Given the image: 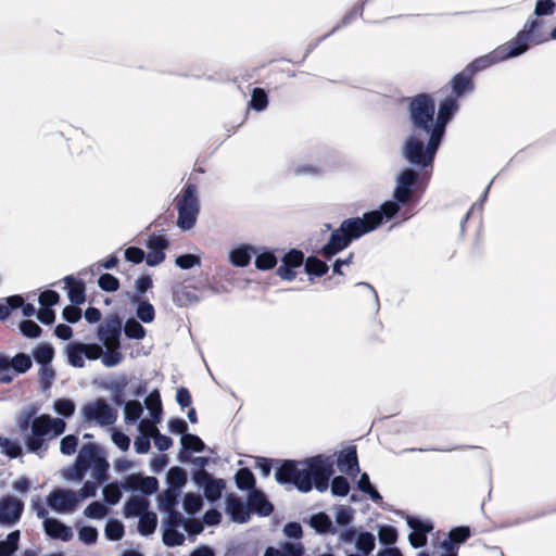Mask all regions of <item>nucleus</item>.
<instances>
[{
  "label": "nucleus",
  "mask_w": 556,
  "mask_h": 556,
  "mask_svg": "<svg viewBox=\"0 0 556 556\" xmlns=\"http://www.w3.org/2000/svg\"><path fill=\"white\" fill-rule=\"evenodd\" d=\"M409 116L414 131L422 134L425 138L432 135L435 126L433 99L428 94L416 96L409 105Z\"/></svg>",
  "instance_id": "nucleus-6"
},
{
  "label": "nucleus",
  "mask_w": 556,
  "mask_h": 556,
  "mask_svg": "<svg viewBox=\"0 0 556 556\" xmlns=\"http://www.w3.org/2000/svg\"><path fill=\"white\" fill-rule=\"evenodd\" d=\"M23 305V298L21 295H12L5 298L0 302V319L7 318L11 309L17 308Z\"/></svg>",
  "instance_id": "nucleus-45"
},
{
  "label": "nucleus",
  "mask_w": 556,
  "mask_h": 556,
  "mask_svg": "<svg viewBox=\"0 0 556 556\" xmlns=\"http://www.w3.org/2000/svg\"><path fill=\"white\" fill-rule=\"evenodd\" d=\"M181 527L180 525H174L172 521V516L168 518L167 522L164 526L163 532V542L167 546H177L181 545L185 541V535L182 532H179L177 528Z\"/></svg>",
  "instance_id": "nucleus-27"
},
{
  "label": "nucleus",
  "mask_w": 556,
  "mask_h": 556,
  "mask_svg": "<svg viewBox=\"0 0 556 556\" xmlns=\"http://www.w3.org/2000/svg\"><path fill=\"white\" fill-rule=\"evenodd\" d=\"M332 462L329 457L316 456L305 462H286L277 471L279 483L292 482L301 492H308L313 485L319 492L329 488Z\"/></svg>",
  "instance_id": "nucleus-2"
},
{
  "label": "nucleus",
  "mask_w": 556,
  "mask_h": 556,
  "mask_svg": "<svg viewBox=\"0 0 556 556\" xmlns=\"http://www.w3.org/2000/svg\"><path fill=\"white\" fill-rule=\"evenodd\" d=\"M175 264L181 269H190L201 264V258L194 254L179 255L175 260Z\"/></svg>",
  "instance_id": "nucleus-61"
},
{
  "label": "nucleus",
  "mask_w": 556,
  "mask_h": 556,
  "mask_svg": "<svg viewBox=\"0 0 556 556\" xmlns=\"http://www.w3.org/2000/svg\"><path fill=\"white\" fill-rule=\"evenodd\" d=\"M149 501L142 495H132L124 506L126 517H137L147 513Z\"/></svg>",
  "instance_id": "nucleus-26"
},
{
  "label": "nucleus",
  "mask_w": 556,
  "mask_h": 556,
  "mask_svg": "<svg viewBox=\"0 0 556 556\" xmlns=\"http://www.w3.org/2000/svg\"><path fill=\"white\" fill-rule=\"evenodd\" d=\"M305 269L311 275L323 276L327 273L328 266L318 258L308 257L305 263Z\"/></svg>",
  "instance_id": "nucleus-55"
},
{
  "label": "nucleus",
  "mask_w": 556,
  "mask_h": 556,
  "mask_svg": "<svg viewBox=\"0 0 556 556\" xmlns=\"http://www.w3.org/2000/svg\"><path fill=\"white\" fill-rule=\"evenodd\" d=\"M173 301L176 305L185 307L200 301L199 296L186 287L176 288L173 292Z\"/></svg>",
  "instance_id": "nucleus-31"
},
{
  "label": "nucleus",
  "mask_w": 556,
  "mask_h": 556,
  "mask_svg": "<svg viewBox=\"0 0 556 556\" xmlns=\"http://www.w3.org/2000/svg\"><path fill=\"white\" fill-rule=\"evenodd\" d=\"M98 535V530L93 527L83 526L78 529V540L86 545L94 544Z\"/></svg>",
  "instance_id": "nucleus-54"
},
{
  "label": "nucleus",
  "mask_w": 556,
  "mask_h": 556,
  "mask_svg": "<svg viewBox=\"0 0 556 556\" xmlns=\"http://www.w3.org/2000/svg\"><path fill=\"white\" fill-rule=\"evenodd\" d=\"M375 535L370 532H362L355 540V546L363 555H369L375 548Z\"/></svg>",
  "instance_id": "nucleus-37"
},
{
  "label": "nucleus",
  "mask_w": 556,
  "mask_h": 556,
  "mask_svg": "<svg viewBox=\"0 0 556 556\" xmlns=\"http://www.w3.org/2000/svg\"><path fill=\"white\" fill-rule=\"evenodd\" d=\"M358 489L367 494L371 501L378 502L381 500L378 491L371 485L369 476L367 473H363L357 482Z\"/></svg>",
  "instance_id": "nucleus-49"
},
{
  "label": "nucleus",
  "mask_w": 556,
  "mask_h": 556,
  "mask_svg": "<svg viewBox=\"0 0 556 556\" xmlns=\"http://www.w3.org/2000/svg\"><path fill=\"white\" fill-rule=\"evenodd\" d=\"M98 285L106 292H114L119 288L118 279L111 274L101 275L99 277Z\"/></svg>",
  "instance_id": "nucleus-59"
},
{
  "label": "nucleus",
  "mask_w": 556,
  "mask_h": 556,
  "mask_svg": "<svg viewBox=\"0 0 556 556\" xmlns=\"http://www.w3.org/2000/svg\"><path fill=\"white\" fill-rule=\"evenodd\" d=\"M178 496V490L168 488L161 496H160V507L163 511L168 515L177 513L175 510L176 502Z\"/></svg>",
  "instance_id": "nucleus-34"
},
{
  "label": "nucleus",
  "mask_w": 556,
  "mask_h": 556,
  "mask_svg": "<svg viewBox=\"0 0 556 556\" xmlns=\"http://www.w3.org/2000/svg\"><path fill=\"white\" fill-rule=\"evenodd\" d=\"M121 486L128 491H140L144 495H151L156 492L159 482L154 477L132 473L123 479Z\"/></svg>",
  "instance_id": "nucleus-16"
},
{
  "label": "nucleus",
  "mask_w": 556,
  "mask_h": 556,
  "mask_svg": "<svg viewBox=\"0 0 556 556\" xmlns=\"http://www.w3.org/2000/svg\"><path fill=\"white\" fill-rule=\"evenodd\" d=\"M458 98L447 94L440 101L439 111L435 118L434 139L433 143L438 141V137H443L447 123L452 119L453 115L458 110Z\"/></svg>",
  "instance_id": "nucleus-12"
},
{
  "label": "nucleus",
  "mask_w": 556,
  "mask_h": 556,
  "mask_svg": "<svg viewBox=\"0 0 556 556\" xmlns=\"http://www.w3.org/2000/svg\"><path fill=\"white\" fill-rule=\"evenodd\" d=\"M256 249L250 244H240L228 252V261L237 267H245L250 264L252 255Z\"/></svg>",
  "instance_id": "nucleus-22"
},
{
  "label": "nucleus",
  "mask_w": 556,
  "mask_h": 556,
  "mask_svg": "<svg viewBox=\"0 0 556 556\" xmlns=\"http://www.w3.org/2000/svg\"><path fill=\"white\" fill-rule=\"evenodd\" d=\"M178 211L177 226L181 230L194 227L200 212L198 190L194 185H187L177 197Z\"/></svg>",
  "instance_id": "nucleus-8"
},
{
  "label": "nucleus",
  "mask_w": 556,
  "mask_h": 556,
  "mask_svg": "<svg viewBox=\"0 0 556 556\" xmlns=\"http://www.w3.org/2000/svg\"><path fill=\"white\" fill-rule=\"evenodd\" d=\"M227 508L233 521L242 523L248 520L249 511L244 503L239 498H229L227 501Z\"/></svg>",
  "instance_id": "nucleus-30"
},
{
  "label": "nucleus",
  "mask_w": 556,
  "mask_h": 556,
  "mask_svg": "<svg viewBox=\"0 0 556 556\" xmlns=\"http://www.w3.org/2000/svg\"><path fill=\"white\" fill-rule=\"evenodd\" d=\"M417 180V174L410 168L401 170L395 176L393 197L395 201H386L379 210L365 213L362 217L344 219L340 227L332 231L328 243L323 248V255L331 258L349 244L364 235L378 228L383 219L394 217L401 204H405L413 195L412 187Z\"/></svg>",
  "instance_id": "nucleus-1"
},
{
  "label": "nucleus",
  "mask_w": 556,
  "mask_h": 556,
  "mask_svg": "<svg viewBox=\"0 0 556 556\" xmlns=\"http://www.w3.org/2000/svg\"><path fill=\"white\" fill-rule=\"evenodd\" d=\"M122 496L121 486L116 483L108 484L103 488V497L108 504L118 503Z\"/></svg>",
  "instance_id": "nucleus-57"
},
{
  "label": "nucleus",
  "mask_w": 556,
  "mask_h": 556,
  "mask_svg": "<svg viewBox=\"0 0 556 556\" xmlns=\"http://www.w3.org/2000/svg\"><path fill=\"white\" fill-rule=\"evenodd\" d=\"M334 518L339 526H348L353 520V509L346 506H339L334 510Z\"/></svg>",
  "instance_id": "nucleus-60"
},
{
  "label": "nucleus",
  "mask_w": 556,
  "mask_h": 556,
  "mask_svg": "<svg viewBox=\"0 0 556 556\" xmlns=\"http://www.w3.org/2000/svg\"><path fill=\"white\" fill-rule=\"evenodd\" d=\"M136 315L142 323H152L155 317L154 307L147 301H140L136 308Z\"/></svg>",
  "instance_id": "nucleus-47"
},
{
  "label": "nucleus",
  "mask_w": 556,
  "mask_h": 556,
  "mask_svg": "<svg viewBox=\"0 0 556 556\" xmlns=\"http://www.w3.org/2000/svg\"><path fill=\"white\" fill-rule=\"evenodd\" d=\"M554 0H536L533 13L540 16L552 15L555 11Z\"/></svg>",
  "instance_id": "nucleus-64"
},
{
  "label": "nucleus",
  "mask_w": 556,
  "mask_h": 556,
  "mask_svg": "<svg viewBox=\"0 0 556 556\" xmlns=\"http://www.w3.org/2000/svg\"><path fill=\"white\" fill-rule=\"evenodd\" d=\"M150 417L139 420V435L134 442L135 451L138 454H147L150 451V439L156 431V425L162 419V401L157 390L152 391L144 400Z\"/></svg>",
  "instance_id": "nucleus-5"
},
{
  "label": "nucleus",
  "mask_w": 556,
  "mask_h": 556,
  "mask_svg": "<svg viewBox=\"0 0 556 556\" xmlns=\"http://www.w3.org/2000/svg\"><path fill=\"white\" fill-rule=\"evenodd\" d=\"M37 408L34 405H29L22 409L16 417V426L22 432H27L29 427L31 428L33 420L36 418L35 414Z\"/></svg>",
  "instance_id": "nucleus-35"
},
{
  "label": "nucleus",
  "mask_w": 556,
  "mask_h": 556,
  "mask_svg": "<svg viewBox=\"0 0 556 556\" xmlns=\"http://www.w3.org/2000/svg\"><path fill=\"white\" fill-rule=\"evenodd\" d=\"M434 131L427 138L418 131L412 130L403 146L404 157L415 166L427 167L432 164L435 152L440 146L442 137H438L435 144L433 143Z\"/></svg>",
  "instance_id": "nucleus-3"
},
{
  "label": "nucleus",
  "mask_w": 556,
  "mask_h": 556,
  "mask_svg": "<svg viewBox=\"0 0 556 556\" xmlns=\"http://www.w3.org/2000/svg\"><path fill=\"white\" fill-rule=\"evenodd\" d=\"M138 531L142 535H149L154 532L157 525V517L155 513L147 511L139 516Z\"/></svg>",
  "instance_id": "nucleus-36"
},
{
  "label": "nucleus",
  "mask_w": 556,
  "mask_h": 556,
  "mask_svg": "<svg viewBox=\"0 0 556 556\" xmlns=\"http://www.w3.org/2000/svg\"><path fill=\"white\" fill-rule=\"evenodd\" d=\"M48 506L58 514H72L79 505V498L76 492L58 488L47 496Z\"/></svg>",
  "instance_id": "nucleus-10"
},
{
  "label": "nucleus",
  "mask_w": 556,
  "mask_h": 556,
  "mask_svg": "<svg viewBox=\"0 0 556 556\" xmlns=\"http://www.w3.org/2000/svg\"><path fill=\"white\" fill-rule=\"evenodd\" d=\"M121 329V319L112 315L99 326L98 338L106 349H119Z\"/></svg>",
  "instance_id": "nucleus-13"
},
{
  "label": "nucleus",
  "mask_w": 556,
  "mask_h": 556,
  "mask_svg": "<svg viewBox=\"0 0 556 556\" xmlns=\"http://www.w3.org/2000/svg\"><path fill=\"white\" fill-rule=\"evenodd\" d=\"M10 363L14 367L16 374H23L31 366L30 357L25 354H17L10 361Z\"/></svg>",
  "instance_id": "nucleus-62"
},
{
  "label": "nucleus",
  "mask_w": 556,
  "mask_h": 556,
  "mask_svg": "<svg viewBox=\"0 0 556 556\" xmlns=\"http://www.w3.org/2000/svg\"><path fill=\"white\" fill-rule=\"evenodd\" d=\"M339 470L348 476H355L359 472L357 454L355 448L342 451L338 457Z\"/></svg>",
  "instance_id": "nucleus-23"
},
{
  "label": "nucleus",
  "mask_w": 556,
  "mask_h": 556,
  "mask_svg": "<svg viewBox=\"0 0 556 556\" xmlns=\"http://www.w3.org/2000/svg\"><path fill=\"white\" fill-rule=\"evenodd\" d=\"M53 409L63 417H70L75 412V404L68 399H59L54 402Z\"/></svg>",
  "instance_id": "nucleus-53"
},
{
  "label": "nucleus",
  "mask_w": 556,
  "mask_h": 556,
  "mask_svg": "<svg viewBox=\"0 0 556 556\" xmlns=\"http://www.w3.org/2000/svg\"><path fill=\"white\" fill-rule=\"evenodd\" d=\"M249 505L251 509L255 510L262 516H268L273 511L271 504L266 500L263 493L253 491L249 497Z\"/></svg>",
  "instance_id": "nucleus-28"
},
{
  "label": "nucleus",
  "mask_w": 556,
  "mask_h": 556,
  "mask_svg": "<svg viewBox=\"0 0 556 556\" xmlns=\"http://www.w3.org/2000/svg\"><path fill=\"white\" fill-rule=\"evenodd\" d=\"M180 442L184 448L194 452H202L205 447L203 441L198 435L190 433L184 434Z\"/></svg>",
  "instance_id": "nucleus-52"
},
{
  "label": "nucleus",
  "mask_w": 556,
  "mask_h": 556,
  "mask_svg": "<svg viewBox=\"0 0 556 556\" xmlns=\"http://www.w3.org/2000/svg\"><path fill=\"white\" fill-rule=\"evenodd\" d=\"M124 332L127 338L136 340L143 339L146 336V329L135 318L127 319L124 326Z\"/></svg>",
  "instance_id": "nucleus-42"
},
{
  "label": "nucleus",
  "mask_w": 556,
  "mask_h": 556,
  "mask_svg": "<svg viewBox=\"0 0 556 556\" xmlns=\"http://www.w3.org/2000/svg\"><path fill=\"white\" fill-rule=\"evenodd\" d=\"M530 43L529 38L519 30L513 39L496 47V50L504 62L526 53L530 48Z\"/></svg>",
  "instance_id": "nucleus-17"
},
{
  "label": "nucleus",
  "mask_w": 556,
  "mask_h": 556,
  "mask_svg": "<svg viewBox=\"0 0 556 556\" xmlns=\"http://www.w3.org/2000/svg\"><path fill=\"white\" fill-rule=\"evenodd\" d=\"M14 367L11 365L10 359L5 356H0V382L9 383L15 375Z\"/></svg>",
  "instance_id": "nucleus-56"
},
{
  "label": "nucleus",
  "mask_w": 556,
  "mask_h": 556,
  "mask_svg": "<svg viewBox=\"0 0 556 556\" xmlns=\"http://www.w3.org/2000/svg\"><path fill=\"white\" fill-rule=\"evenodd\" d=\"M174 525H180L190 535H197L203 531V522L199 519H186L180 513L172 515Z\"/></svg>",
  "instance_id": "nucleus-29"
},
{
  "label": "nucleus",
  "mask_w": 556,
  "mask_h": 556,
  "mask_svg": "<svg viewBox=\"0 0 556 556\" xmlns=\"http://www.w3.org/2000/svg\"><path fill=\"white\" fill-rule=\"evenodd\" d=\"M64 282L68 289L70 301L75 305L83 304L86 300L84 283L72 276H66Z\"/></svg>",
  "instance_id": "nucleus-25"
},
{
  "label": "nucleus",
  "mask_w": 556,
  "mask_h": 556,
  "mask_svg": "<svg viewBox=\"0 0 556 556\" xmlns=\"http://www.w3.org/2000/svg\"><path fill=\"white\" fill-rule=\"evenodd\" d=\"M472 73L467 67L455 75L450 84V94L459 99L464 93L470 91L472 89Z\"/></svg>",
  "instance_id": "nucleus-21"
},
{
  "label": "nucleus",
  "mask_w": 556,
  "mask_h": 556,
  "mask_svg": "<svg viewBox=\"0 0 556 556\" xmlns=\"http://www.w3.org/2000/svg\"><path fill=\"white\" fill-rule=\"evenodd\" d=\"M407 525L412 529V532L408 534L410 545L415 548L426 545L427 533L433 529L431 521L408 517Z\"/></svg>",
  "instance_id": "nucleus-19"
},
{
  "label": "nucleus",
  "mask_w": 556,
  "mask_h": 556,
  "mask_svg": "<svg viewBox=\"0 0 556 556\" xmlns=\"http://www.w3.org/2000/svg\"><path fill=\"white\" fill-rule=\"evenodd\" d=\"M143 413V407L139 401L130 400L124 405V420L126 424L137 422Z\"/></svg>",
  "instance_id": "nucleus-33"
},
{
  "label": "nucleus",
  "mask_w": 556,
  "mask_h": 556,
  "mask_svg": "<svg viewBox=\"0 0 556 556\" xmlns=\"http://www.w3.org/2000/svg\"><path fill=\"white\" fill-rule=\"evenodd\" d=\"M187 482V473L180 467H172L167 472V483L170 489L180 490Z\"/></svg>",
  "instance_id": "nucleus-38"
},
{
  "label": "nucleus",
  "mask_w": 556,
  "mask_h": 556,
  "mask_svg": "<svg viewBox=\"0 0 556 556\" xmlns=\"http://www.w3.org/2000/svg\"><path fill=\"white\" fill-rule=\"evenodd\" d=\"M277 265V257L273 252L266 251L258 254L255 258V266L260 270H268Z\"/></svg>",
  "instance_id": "nucleus-48"
},
{
  "label": "nucleus",
  "mask_w": 556,
  "mask_h": 556,
  "mask_svg": "<svg viewBox=\"0 0 556 556\" xmlns=\"http://www.w3.org/2000/svg\"><path fill=\"white\" fill-rule=\"evenodd\" d=\"M65 429L66 422L63 419L40 415L33 420L30 431L25 437L26 447L33 453H39L46 441L61 435Z\"/></svg>",
  "instance_id": "nucleus-4"
},
{
  "label": "nucleus",
  "mask_w": 556,
  "mask_h": 556,
  "mask_svg": "<svg viewBox=\"0 0 556 556\" xmlns=\"http://www.w3.org/2000/svg\"><path fill=\"white\" fill-rule=\"evenodd\" d=\"M80 414L84 421L101 427L111 426L116 420V410L102 399L86 403Z\"/></svg>",
  "instance_id": "nucleus-9"
},
{
  "label": "nucleus",
  "mask_w": 556,
  "mask_h": 556,
  "mask_svg": "<svg viewBox=\"0 0 556 556\" xmlns=\"http://www.w3.org/2000/svg\"><path fill=\"white\" fill-rule=\"evenodd\" d=\"M203 502L200 495L187 493L182 500V507L189 515H194L202 508Z\"/></svg>",
  "instance_id": "nucleus-44"
},
{
  "label": "nucleus",
  "mask_w": 556,
  "mask_h": 556,
  "mask_svg": "<svg viewBox=\"0 0 556 556\" xmlns=\"http://www.w3.org/2000/svg\"><path fill=\"white\" fill-rule=\"evenodd\" d=\"M54 351L49 344H40L34 351V358L37 363L48 365L53 358Z\"/></svg>",
  "instance_id": "nucleus-50"
},
{
  "label": "nucleus",
  "mask_w": 556,
  "mask_h": 556,
  "mask_svg": "<svg viewBox=\"0 0 556 556\" xmlns=\"http://www.w3.org/2000/svg\"><path fill=\"white\" fill-rule=\"evenodd\" d=\"M267 105L268 99L264 89L254 88L252 91L251 100L249 102V106L256 112H262L267 108Z\"/></svg>",
  "instance_id": "nucleus-43"
},
{
  "label": "nucleus",
  "mask_w": 556,
  "mask_h": 556,
  "mask_svg": "<svg viewBox=\"0 0 556 556\" xmlns=\"http://www.w3.org/2000/svg\"><path fill=\"white\" fill-rule=\"evenodd\" d=\"M224 489L225 481L223 479L212 478L207 485L204 488V495L208 501L214 502L222 496Z\"/></svg>",
  "instance_id": "nucleus-41"
},
{
  "label": "nucleus",
  "mask_w": 556,
  "mask_h": 556,
  "mask_svg": "<svg viewBox=\"0 0 556 556\" xmlns=\"http://www.w3.org/2000/svg\"><path fill=\"white\" fill-rule=\"evenodd\" d=\"M501 62H503V60L495 48L491 52L477 58L466 67L472 73V75H475L476 73Z\"/></svg>",
  "instance_id": "nucleus-24"
},
{
  "label": "nucleus",
  "mask_w": 556,
  "mask_h": 556,
  "mask_svg": "<svg viewBox=\"0 0 556 556\" xmlns=\"http://www.w3.org/2000/svg\"><path fill=\"white\" fill-rule=\"evenodd\" d=\"M23 503L12 496L0 500V525L12 526L16 523L23 513Z\"/></svg>",
  "instance_id": "nucleus-18"
},
{
  "label": "nucleus",
  "mask_w": 556,
  "mask_h": 556,
  "mask_svg": "<svg viewBox=\"0 0 556 556\" xmlns=\"http://www.w3.org/2000/svg\"><path fill=\"white\" fill-rule=\"evenodd\" d=\"M309 525L314 528L318 533H334L336 530L332 527V521L328 515L325 513H318L311 517Z\"/></svg>",
  "instance_id": "nucleus-32"
},
{
  "label": "nucleus",
  "mask_w": 556,
  "mask_h": 556,
  "mask_svg": "<svg viewBox=\"0 0 556 556\" xmlns=\"http://www.w3.org/2000/svg\"><path fill=\"white\" fill-rule=\"evenodd\" d=\"M469 535L470 531L467 527H458L451 530L448 535L435 547V553H440L442 556H457L459 544L465 542Z\"/></svg>",
  "instance_id": "nucleus-15"
},
{
  "label": "nucleus",
  "mask_w": 556,
  "mask_h": 556,
  "mask_svg": "<svg viewBox=\"0 0 556 556\" xmlns=\"http://www.w3.org/2000/svg\"><path fill=\"white\" fill-rule=\"evenodd\" d=\"M350 491V484L344 477H336L331 482V493L336 496H345Z\"/></svg>",
  "instance_id": "nucleus-63"
},
{
  "label": "nucleus",
  "mask_w": 556,
  "mask_h": 556,
  "mask_svg": "<svg viewBox=\"0 0 556 556\" xmlns=\"http://www.w3.org/2000/svg\"><path fill=\"white\" fill-rule=\"evenodd\" d=\"M236 482L239 489L249 490L254 486V476L248 468L240 469L236 475Z\"/></svg>",
  "instance_id": "nucleus-51"
},
{
  "label": "nucleus",
  "mask_w": 556,
  "mask_h": 556,
  "mask_svg": "<svg viewBox=\"0 0 556 556\" xmlns=\"http://www.w3.org/2000/svg\"><path fill=\"white\" fill-rule=\"evenodd\" d=\"M109 514L108 507L100 502L90 503L84 510L87 518L100 520Z\"/></svg>",
  "instance_id": "nucleus-46"
},
{
  "label": "nucleus",
  "mask_w": 556,
  "mask_h": 556,
  "mask_svg": "<svg viewBox=\"0 0 556 556\" xmlns=\"http://www.w3.org/2000/svg\"><path fill=\"white\" fill-rule=\"evenodd\" d=\"M278 547L283 552V556H304L305 554L302 543L283 542Z\"/></svg>",
  "instance_id": "nucleus-58"
},
{
  "label": "nucleus",
  "mask_w": 556,
  "mask_h": 556,
  "mask_svg": "<svg viewBox=\"0 0 556 556\" xmlns=\"http://www.w3.org/2000/svg\"><path fill=\"white\" fill-rule=\"evenodd\" d=\"M37 517L43 520V529L50 538L61 540L63 542L72 540L74 535L72 528L55 518L48 517L46 508L38 506Z\"/></svg>",
  "instance_id": "nucleus-14"
},
{
  "label": "nucleus",
  "mask_w": 556,
  "mask_h": 556,
  "mask_svg": "<svg viewBox=\"0 0 556 556\" xmlns=\"http://www.w3.org/2000/svg\"><path fill=\"white\" fill-rule=\"evenodd\" d=\"M109 468V463L101 455L100 450L93 444H85L75 463L76 479L81 480L86 471L90 470L96 480H103Z\"/></svg>",
  "instance_id": "nucleus-7"
},
{
  "label": "nucleus",
  "mask_w": 556,
  "mask_h": 556,
  "mask_svg": "<svg viewBox=\"0 0 556 556\" xmlns=\"http://www.w3.org/2000/svg\"><path fill=\"white\" fill-rule=\"evenodd\" d=\"M20 531L15 530L8 534L5 541L0 542V556H11L18 548Z\"/></svg>",
  "instance_id": "nucleus-39"
},
{
  "label": "nucleus",
  "mask_w": 556,
  "mask_h": 556,
  "mask_svg": "<svg viewBox=\"0 0 556 556\" xmlns=\"http://www.w3.org/2000/svg\"><path fill=\"white\" fill-rule=\"evenodd\" d=\"M70 365L83 368L85 358L98 359L102 355V348L98 344L70 343L65 348Z\"/></svg>",
  "instance_id": "nucleus-11"
},
{
  "label": "nucleus",
  "mask_w": 556,
  "mask_h": 556,
  "mask_svg": "<svg viewBox=\"0 0 556 556\" xmlns=\"http://www.w3.org/2000/svg\"><path fill=\"white\" fill-rule=\"evenodd\" d=\"M104 535L110 541H119L124 536V525L114 518L106 521Z\"/></svg>",
  "instance_id": "nucleus-40"
},
{
  "label": "nucleus",
  "mask_w": 556,
  "mask_h": 556,
  "mask_svg": "<svg viewBox=\"0 0 556 556\" xmlns=\"http://www.w3.org/2000/svg\"><path fill=\"white\" fill-rule=\"evenodd\" d=\"M544 21L542 16L532 13L525 22L520 31L534 45L547 41L548 37L542 31Z\"/></svg>",
  "instance_id": "nucleus-20"
}]
</instances>
